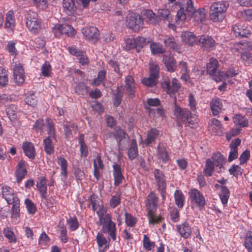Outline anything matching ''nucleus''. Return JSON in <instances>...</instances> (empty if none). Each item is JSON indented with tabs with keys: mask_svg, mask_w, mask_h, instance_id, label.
<instances>
[{
	"mask_svg": "<svg viewBox=\"0 0 252 252\" xmlns=\"http://www.w3.org/2000/svg\"><path fill=\"white\" fill-rule=\"evenodd\" d=\"M138 154L137 141L133 139L131 141L130 147L127 151V155L130 160H132L136 158Z\"/></svg>",
	"mask_w": 252,
	"mask_h": 252,
	"instance_id": "c9c22d12",
	"label": "nucleus"
},
{
	"mask_svg": "<svg viewBox=\"0 0 252 252\" xmlns=\"http://www.w3.org/2000/svg\"><path fill=\"white\" fill-rule=\"evenodd\" d=\"M198 42L204 50L210 51L215 49L216 42L212 37L209 35H202L200 36Z\"/></svg>",
	"mask_w": 252,
	"mask_h": 252,
	"instance_id": "f8f14e48",
	"label": "nucleus"
},
{
	"mask_svg": "<svg viewBox=\"0 0 252 252\" xmlns=\"http://www.w3.org/2000/svg\"><path fill=\"white\" fill-rule=\"evenodd\" d=\"M228 171L230 175L234 177H237L239 175H242L243 174L244 170L239 165L233 164L229 169Z\"/></svg>",
	"mask_w": 252,
	"mask_h": 252,
	"instance_id": "e2e57ef3",
	"label": "nucleus"
},
{
	"mask_svg": "<svg viewBox=\"0 0 252 252\" xmlns=\"http://www.w3.org/2000/svg\"><path fill=\"white\" fill-rule=\"evenodd\" d=\"M15 18L14 12L12 10H9L6 15L4 27L7 30L12 31L14 27Z\"/></svg>",
	"mask_w": 252,
	"mask_h": 252,
	"instance_id": "4c0bfd02",
	"label": "nucleus"
},
{
	"mask_svg": "<svg viewBox=\"0 0 252 252\" xmlns=\"http://www.w3.org/2000/svg\"><path fill=\"white\" fill-rule=\"evenodd\" d=\"M3 234L10 243H15L17 239L15 235L11 228L6 227L3 230Z\"/></svg>",
	"mask_w": 252,
	"mask_h": 252,
	"instance_id": "37998d69",
	"label": "nucleus"
},
{
	"mask_svg": "<svg viewBox=\"0 0 252 252\" xmlns=\"http://www.w3.org/2000/svg\"><path fill=\"white\" fill-rule=\"evenodd\" d=\"M163 62L168 71L173 72L176 68V61L172 56L164 55Z\"/></svg>",
	"mask_w": 252,
	"mask_h": 252,
	"instance_id": "2f4dec72",
	"label": "nucleus"
},
{
	"mask_svg": "<svg viewBox=\"0 0 252 252\" xmlns=\"http://www.w3.org/2000/svg\"><path fill=\"white\" fill-rule=\"evenodd\" d=\"M163 43L165 46L168 49H172L177 52L180 50L177 40L172 36H165Z\"/></svg>",
	"mask_w": 252,
	"mask_h": 252,
	"instance_id": "4be33fe9",
	"label": "nucleus"
},
{
	"mask_svg": "<svg viewBox=\"0 0 252 252\" xmlns=\"http://www.w3.org/2000/svg\"><path fill=\"white\" fill-rule=\"evenodd\" d=\"M176 99H175L176 101ZM174 115L178 122L177 125L179 126L181 124L179 121L186 123L185 126L194 128L197 126V116L193 114L187 108H182L178 106L175 102L174 110Z\"/></svg>",
	"mask_w": 252,
	"mask_h": 252,
	"instance_id": "f03ea898",
	"label": "nucleus"
},
{
	"mask_svg": "<svg viewBox=\"0 0 252 252\" xmlns=\"http://www.w3.org/2000/svg\"><path fill=\"white\" fill-rule=\"evenodd\" d=\"M155 213V212L147 213V216L150 224L155 225L158 224L160 223L163 219L161 216L160 215H156Z\"/></svg>",
	"mask_w": 252,
	"mask_h": 252,
	"instance_id": "de8ad7c7",
	"label": "nucleus"
},
{
	"mask_svg": "<svg viewBox=\"0 0 252 252\" xmlns=\"http://www.w3.org/2000/svg\"><path fill=\"white\" fill-rule=\"evenodd\" d=\"M109 134V137L113 135L115 138L119 146L121 144V142L123 140L128 137L127 134L123 129L118 126L114 128V133L110 132Z\"/></svg>",
	"mask_w": 252,
	"mask_h": 252,
	"instance_id": "393cba45",
	"label": "nucleus"
},
{
	"mask_svg": "<svg viewBox=\"0 0 252 252\" xmlns=\"http://www.w3.org/2000/svg\"><path fill=\"white\" fill-rule=\"evenodd\" d=\"M219 67L218 61L214 58H211L207 64V72L210 75L215 76Z\"/></svg>",
	"mask_w": 252,
	"mask_h": 252,
	"instance_id": "a878e982",
	"label": "nucleus"
},
{
	"mask_svg": "<svg viewBox=\"0 0 252 252\" xmlns=\"http://www.w3.org/2000/svg\"><path fill=\"white\" fill-rule=\"evenodd\" d=\"M50 241V237L45 232H43L39 237L38 244L39 246L42 248L46 247L48 246V244Z\"/></svg>",
	"mask_w": 252,
	"mask_h": 252,
	"instance_id": "13d9d810",
	"label": "nucleus"
},
{
	"mask_svg": "<svg viewBox=\"0 0 252 252\" xmlns=\"http://www.w3.org/2000/svg\"><path fill=\"white\" fill-rule=\"evenodd\" d=\"M112 167L113 175L114 179V185L116 187L123 183V181L125 180V177L123 175L120 165L114 163Z\"/></svg>",
	"mask_w": 252,
	"mask_h": 252,
	"instance_id": "2eb2a0df",
	"label": "nucleus"
},
{
	"mask_svg": "<svg viewBox=\"0 0 252 252\" xmlns=\"http://www.w3.org/2000/svg\"><path fill=\"white\" fill-rule=\"evenodd\" d=\"M158 158L163 162H167L170 159V157L165 147L161 144H159L157 147Z\"/></svg>",
	"mask_w": 252,
	"mask_h": 252,
	"instance_id": "58836bf2",
	"label": "nucleus"
},
{
	"mask_svg": "<svg viewBox=\"0 0 252 252\" xmlns=\"http://www.w3.org/2000/svg\"><path fill=\"white\" fill-rule=\"evenodd\" d=\"M27 174V171L26 168L25 162L23 160H21L17 165L15 172L17 182L19 184L25 178Z\"/></svg>",
	"mask_w": 252,
	"mask_h": 252,
	"instance_id": "f3484780",
	"label": "nucleus"
},
{
	"mask_svg": "<svg viewBox=\"0 0 252 252\" xmlns=\"http://www.w3.org/2000/svg\"><path fill=\"white\" fill-rule=\"evenodd\" d=\"M158 197L154 191H150L147 196L146 207L147 213L156 212L158 207Z\"/></svg>",
	"mask_w": 252,
	"mask_h": 252,
	"instance_id": "9d476101",
	"label": "nucleus"
},
{
	"mask_svg": "<svg viewBox=\"0 0 252 252\" xmlns=\"http://www.w3.org/2000/svg\"><path fill=\"white\" fill-rule=\"evenodd\" d=\"M106 71L105 69L100 70L98 72L97 77L93 80L92 84L95 86H99L101 83V82L104 80H105V79L106 78Z\"/></svg>",
	"mask_w": 252,
	"mask_h": 252,
	"instance_id": "864d4df0",
	"label": "nucleus"
},
{
	"mask_svg": "<svg viewBox=\"0 0 252 252\" xmlns=\"http://www.w3.org/2000/svg\"><path fill=\"white\" fill-rule=\"evenodd\" d=\"M24 153L30 158H34L35 156V149L33 144L30 142H25L22 146Z\"/></svg>",
	"mask_w": 252,
	"mask_h": 252,
	"instance_id": "f704fd0d",
	"label": "nucleus"
},
{
	"mask_svg": "<svg viewBox=\"0 0 252 252\" xmlns=\"http://www.w3.org/2000/svg\"><path fill=\"white\" fill-rule=\"evenodd\" d=\"M189 195L192 207H196L200 211L204 209L206 202L205 197L201 191L195 188H193L189 191Z\"/></svg>",
	"mask_w": 252,
	"mask_h": 252,
	"instance_id": "423d86ee",
	"label": "nucleus"
},
{
	"mask_svg": "<svg viewBox=\"0 0 252 252\" xmlns=\"http://www.w3.org/2000/svg\"><path fill=\"white\" fill-rule=\"evenodd\" d=\"M124 88L130 98L135 96L136 84L132 76L128 75L126 77Z\"/></svg>",
	"mask_w": 252,
	"mask_h": 252,
	"instance_id": "9b49d317",
	"label": "nucleus"
},
{
	"mask_svg": "<svg viewBox=\"0 0 252 252\" xmlns=\"http://www.w3.org/2000/svg\"><path fill=\"white\" fill-rule=\"evenodd\" d=\"M96 214L98 218L96 224L101 226L103 232L108 234L113 241H115L117 227L116 223L112 220V215L108 212L106 207L103 204L98 205Z\"/></svg>",
	"mask_w": 252,
	"mask_h": 252,
	"instance_id": "f257e3e1",
	"label": "nucleus"
},
{
	"mask_svg": "<svg viewBox=\"0 0 252 252\" xmlns=\"http://www.w3.org/2000/svg\"><path fill=\"white\" fill-rule=\"evenodd\" d=\"M229 3L226 1L215 2L212 4L209 10V17L214 22L222 21L225 17Z\"/></svg>",
	"mask_w": 252,
	"mask_h": 252,
	"instance_id": "7ed1b4c3",
	"label": "nucleus"
},
{
	"mask_svg": "<svg viewBox=\"0 0 252 252\" xmlns=\"http://www.w3.org/2000/svg\"><path fill=\"white\" fill-rule=\"evenodd\" d=\"M60 231V238L61 241L63 243H66L68 240V237L67 235L66 227L64 224H60L59 226Z\"/></svg>",
	"mask_w": 252,
	"mask_h": 252,
	"instance_id": "680f3d73",
	"label": "nucleus"
},
{
	"mask_svg": "<svg viewBox=\"0 0 252 252\" xmlns=\"http://www.w3.org/2000/svg\"><path fill=\"white\" fill-rule=\"evenodd\" d=\"M175 204L180 209H182L185 203V196L181 190L176 189L174 193Z\"/></svg>",
	"mask_w": 252,
	"mask_h": 252,
	"instance_id": "473e14b6",
	"label": "nucleus"
},
{
	"mask_svg": "<svg viewBox=\"0 0 252 252\" xmlns=\"http://www.w3.org/2000/svg\"><path fill=\"white\" fill-rule=\"evenodd\" d=\"M233 30L236 36H240L243 37H248L251 35V31L249 28H243L235 25L233 27Z\"/></svg>",
	"mask_w": 252,
	"mask_h": 252,
	"instance_id": "e433bc0d",
	"label": "nucleus"
},
{
	"mask_svg": "<svg viewBox=\"0 0 252 252\" xmlns=\"http://www.w3.org/2000/svg\"><path fill=\"white\" fill-rule=\"evenodd\" d=\"M126 26L135 32H138L143 28V19L141 16L135 13L129 14L126 19Z\"/></svg>",
	"mask_w": 252,
	"mask_h": 252,
	"instance_id": "6e6552de",
	"label": "nucleus"
},
{
	"mask_svg": "<svg viewBox=\"0 0 252 252\" xmlns=\"http://www.w3.org/2000/svg\"><path fill=\"white\" fill-rule=\"evenodd\" d=\"M16 43L17 41L16 40H10L7 42L6 47L7 51L11 56L14 57H16L18 54L17 50L15 47Z\"/></svg>",
	"mask_w": 252,
	"mask_h": 252,
	"instance_id": "603ef678",
	"label": "nucleus"
},
{
	"mask_svg": "<svg viewBox=\"0 0 252 252\" xmlns=\"http://www.w3.org/2000/svg\"><path fill=\"white\" fill-rule=\"evenodd\" d=\"M143 246L145 250L150 251L154 249L156 246L154 241H151L147 235H143Z\"/></svg>",
	"mask_w": 252,
	"mask_h": 252,
	"instance_id": "8fccbe9b",
	"label": "nucleus"
},
{
	"mask_svg": "<svg viewBox=\"0 0 252 252\" xmlns=\"http://www.w3.org/2000/svg\"><path fill=\"white\" fill-rule=\"evenodd\" d=\"M2 194L3 197L6 200L7 203L19 198L14 193V191L10 187L5 186L2 188Z\"/></svg>",
	"mask_w": 252,
	"mask_h": 252,
	"instance_id": "b1692460",
	"label": "nucleus"
},
{
	"mask_svg": "<svg viewBox=\"0 0 252 252\" xmlns=\"http://www.w3.org/2000/svg\"><path fill=\"white\" fill-rule=\"evenodd\" d=\"M210 107L212 115L214 116L219 115L223 110L222 100L219 97H215L210 102Z\"/></svg>",
	"mask_w": 252,
	"mask_h": 252,
	"instance_id": "4468645a",
	"label": "nucleus"
},
{
	"mask_svg": "<svg viewBox=\"0 0 252 252\" xmlns=\"http://www.w3.org/2000/svg\"><path fill=\"white\" fill-rule=\"evenodd\" d=\"M36 187L39 191L41 197L42 198H46L47 197V179L45 177H40L36 182Z\"/></svg>",
	"mask_w": 252,
	"mask_h": 252,
	"instance_id": "412c9836",
	"label": "nucleus"
},
{
	"mask_svg": "<svg viewBox=\"0 0 252 252\" xmlns=\"http://www.w3.org/2000/svg\"><path fill=\"white\" fill-rule=\"evenodd\" d=\"M244 245L249 252H252V231H248L246 233Z\"/></svg>",
	"mask_w": 252,
	"mask_h": 252,
	"instance_id": "3c124183",
	"label": "nucleus"
},
{
	"mask_svg": "<svg viewBox=\"0 0 252 252\" xmlns=\"http://www.w3.org/2000/svg\"><path fill=\"white\" fill-rule=\"evenodd\" d=\"M153 174L157 186V190L161 195L162 201L164 202L166 197V177L163 171L158 169H155L153 171Z\"/></svg>",
	"mask_w": 252,
	"mask_h": 252,
	"instance_id": "39448f33",
	"label": "nucleus"
},
{
	"mask_svg": "<svg viewBox=\"0 0 252 252\" xmlns=\"http://www.w3.org/2000/svg\"><path fill=\"white\" fill-rule=\"evenodd\" d=\"M233 123L236 125L239 126L241 127H245L249 126L248 119L241 114H237L233 117Z\"/></svg>",
	"mask_w": 252,
	"mask_h": 252,
	"instance_id": "ea45409f",
	"label": "nucleus"
},
{
	"mask_svg": "<svg viewBox=\"0 0 252 252\" xmlns=\"http://www.w3.org/2000/svg\"><path fill=\"white\" fill-rule=\"evenodd\" d=\"M230 194V191L227 187L223 188V189L220 191L219 195L223 205L225 206L227 204Z\"/></svg>",
	"mask_w": 252,
	"mask_h": 252,
	"instance_id": "09e8293b",
	"label": "nucleus"
},
{
	"mask_svg": "<svg viewBox=\"0 0 252 252\" xmlns=\"http://www.w3.org/2000/svg\"><path fill=\"white\" fill-rule=\"evenodd\" d=\"M125 217L126 224L128 226L132 227L135 226L137 221V220L135 217L127 212H125Z\"/></svg>",
	"mask_w": 252,
	"mask_h": 252,
	"instance_id": "bf43d9fd",
	"label": "nucleus"
},
{
	"mask_svg": "<svg viewBox=\"0 0 252 252\" xmlns=\"http://www.w3.org/2000/svg\"><path fill=\"white\" fill-rule=\"evenodd\" d=\"M14 80L17 85H21L25 81V71L20 64H16L13 70Z\"/></svg>",
	"mask_w": 252,
	"mask_h": 252,
	"instance_id": "dca6fc26",
	"label": "nucleus"
},
{
	"mask_svg": "<svg viewBox=\"0 0 252 252\" xmlns=\"http://www.w3.org/2000/svg\"><path fill=\"white\" fill-rule=\"evenodd\" d=\"M209 128L216 135H221L223 133V126L220 122L216 118L211 120V124Z\"/></svg>",
	"mask_w": 252,
	"mask_h": 252,
	"instance_id": "bb28decb",
	"label": "nucleus"
},
{
	"mask_svg": "<svg viewBox=\"0 0 252 252\" xmlns=\"http://www.w3.org/2000/svg\"><path fill=\"white\" fill-rule=\"evenodd\" d=\"M212 161L214 164L219 167V169L221 170L222 168H223V164L225 162L226 159L223 157V155L219 152L213 153L211 157Z\"/></svg>",
	"mask_w": 252,
	"mask_h": 252,
	"instance_id": "7c9ffc66",
	"label": "nucleus"
},
{
	"mask_svg": "<svg viewBox=\"0 0 252 252\" xmlns=\"http://www.w3.org/2000/svg\"><path fill=\"white\" fill-rule=\"evenodd\" d=\"M150 49L153 55L162 54L165 52L163 46L161 44L157 42H152L150 44Z\"/></svg>",
	"mask_w": 252,
	"mask_h": 252,
	"instance_id": "6e6d98bb",
	"label": "nucleus"
},
{
	"mask_svg": "<svg viewBox=\"0 0 252 252\" xmlns=\"http://www.w3.org/2000/svg\"><path fill=\"white\" fill-rule=\"evenodd\" d=\"M26 26L29 31L33 34H38L41 29V21L38 14L29 10L26 15Z\"/></svg>",
	"mask_w": 252,
	"mask_h": 252,
	"instance_id": "20e7f679",
	"label": "nucleus"
},
{
	"mask_svg": "<svg viewBox=\"0 0 252 252\" xmlns=\"http://www.w3.org/2000/svg\"><path fill=\"white\" fill-rule=\"evenodd\" d=\"M241 59L246 65L252 64V53L246 52L241 55Z\"/></svg>",
	"mask_w": 252,
	"mask_h": 252,
	"instance_id": "774afa93",
	"label": "nucleus"
},
{
	"mask_svg": "<svg viewBox=\"0 0 252 252\" xmlns=\"http://www.w3.org/2000/svg\"><path fill=\"white\" fill-rule=\"evenodd\" d=\"M62 5L63 11L68 15L74 14L77 9L75 0H63Z\"/></svg>",
	"mask_w": 252,
	"mask_h": 252,
	"instance_id": "6ab92c4d",
	"label": "nucleus"
},
{
	"mask_svg": "<svg viewBox=\"0 0 252 252\" xmlns=\"http://www.w3.org/2000/svg\"><path fill=\"white\" fill-rule=\"evenodd\" d=\"M52 31L57 38H60L63 34L67 37H72L76 33L74 29L70 25L66 23L56 24L52 28Z\"/></svg>",
	"mask_w": 252,
	"mask_h": 252,
	"instance_id": "0eeeda50",
	"label": "nucleus"
},
{
	"mask_svg": "<svg viewBox=\"0 0 252 252\" xmlns=\"http://www.w3.org/2000/svg\"><path fill=\"white\" fill-rule=\"evenodd\" d=\"M178 232L180 236L184 239L189 237L191 233L190 226L187 221H184L182 223L176 226Z\"/></svg>",
	"mask_w": 252,
	"mask_h": 252,
	"instance_id": "a211bd4d",
	"label": "nucleus"
},
{
	"mask_svg": "<svg viewBox=\"0 0 252 252\" xmlns=\"http://www.w3.org/2000/svg\"><path fill=\"white\" fill-rule=\"evenodd\" d=\"M181 37L182 41L189 46H192L197 42L196 36L191 32L188 31L183 32Z\"/></svg>",
	"mask_w": 252,
	"mask_h": 252,
	"instance_id": "5701e85b",
	"label": "nucleus"
},
{
	"mask_svg": "<svg viewBox=\"0 0 252 252\" xmlns=\"http://www.w3.org/2000/svg\"><path fill=\"white\" fill-rule=\"evenodd\" d=\"M45 122L48 135L47 137H52V139L56 140V131L54 123L49 118L46 119Z\"/></svg>",
	"mask_w": 252,
	"mask_h": 252,
	"instance_id": "c756f323",
	"label": "nucleus"
},
{
	"mask_svg": "<svg viewBox=\"0 0 252 252\" xmlns=\"http://www.w3.org/2000/svg\"><path fill=\"white\" fill-rule=\"evenodd\" d=\"M113 102L114 105L117 107L121 103L122 97L123 96V93L119 88L116 91V93H114Z\"/></svg>",
	"mask_w": 252,
	"mask_h": 252,
	"instance_id": "69168bd1",
	"label": "nucleus"
},
{
	"mask_svg": "<svg viewBox=\"0 0 252 252\" xmlns=\"http://www.w3.org/2000/svg\"><path fill=\"white\" fill-rule=\"evenodd\" d=\"M183 7H181L180 9L177 11L175 22L178 25H182L186 19V15L184 12Z\"/></svg>",
	"mask_w": 252,
	"mask_h": 252,
	"instance_id": "052dcab7",
	"label": "nucleus"
},
{
	"mask_svg": "<svg viewBox=\"0 0 252 252\" xmlns=\"http://www.w3.org/2000/svg\"><path fill=\"white\" fill-rule=\"evenodd\" d=\"M57 162L61 167V176L63 177L64 180H66L68 175L67 160L63 157L60 156L57 158Z\"/></svg>",
	"mask_w": 252,
	"mask_h": 252,
	"instance_id": "cd10ccee",
	"label": "nucleus"
},
{
	"mask_svg": "<svg viewBox=\"0 0 252 252\" xmlns=\"http://www.w3.org/2000/svg\"><path fill=\"white\" fill-rule=\"evenodd\" d=\"M197 23L203 22L206 18L205 10L204 8L196 10L192 16Z\"/></svg>",
	"mask_w": 252,
	"mask_h": 252,
	"instance_id": "c03bdc74",
	"label": "nucleus"
},
{
	"mask_svg": "<svg viewBox=\"0 0 252 252\" xmlns=\"http://www.w3.org/2000/svg\"><path fill=\"white\" fill-rule=\"evenodd\" d=\"M162 87L167 94H175L180 88L181 84L176 78H173L171 82V85L169 81H166L162 83Z\"/></svg>",
	"mask_w": 252,
	"mask_h": 252,
	"instance_id": "ddd939ff",
	"label": "nucleus"
},
{
	"mask_svg": "<svg viewBox=\"0 0 252 252\" xmlns=\"http://www.w3.org/2000/svg\"><path fill=\"white\" fill-rule=\"evenodd\" d=\"M9 202L8 204H12L11 214L12 219L17 220L20 216V200L16 198V200Z\"/></svg>",
	"mask_w": 252,
	"mask_h": 252,
	"instance_id": "c85d7f7f",
	"label": "nucleus"
},
{
	"mask_svg": "<svg viewBox=\"0 0 252 252\" xmlns=\"http://www.w3.org/2000/svg\"><path fill=\"white\" fill-rule=\"evenodd\" d=\"M41 74L44 77H49L52 74V67L48 62H45L41 67Z\"/></svg>",
	"mask_w": 252,
	"mask_h": 252,
	"instance_id": "0e129e2a",
	"label": "nucleus"
},
{
	"mask_svg": "<svg viewBox=\"0 0 252 252\" xmlns=\"http://www.w3.org/2000/svg\"><path fill=\"white\" fill-rule=\"evenodd\" d=\"M24 204L28 213L30 214H34L36 213L37 208L32 200L29 198H26L25 200Z\"/></svg>",
	"mask_w": 252,
	"mask_h": 252,
	"instance_id": "4d7b16f0",
	"label": "nucleus"
},
{
	"mask_svg": "<svg viewBox=\"0 0 252 252\" xmlns=\"http://www.w3.org/2000/svg\"><path fill=\"white\" fill-rule=\"evenodd\" d=\"M121 202V193L117 192L115 195H112L109 201L110 206L114 209L119 205Z\"/></svg>",
	"mask_w": 252,
	"mask_h": 252,
	"instance_id": "5fc2aeb1",
	"label": "nucleus"
},
{
	"mask_svg": "<svg viewBox=\"0 0 252 252\" xmlns=\"http://www.w3.org/2000/svg\"><path fill=\"white\" fill-rule=\"evenodd\" d=\"M215 169L214 163L210 158H207L205 161V167L203 169V173L205 176L211 177L213 175Z\"/></svg>",
	"mask_w": 252,
	"mask_h": 252,
	"instance_id": "a19ab883",
	"label": "nucleus"
},
{
	"mask_svg": "<svg viewBox=\"0 0 252 252\" xmlns=\"http://www.w3.org/2000/svg\"><path fill=\"white\" fill-rule=\"evenodd\" d=\"M159 135V131L156 128H151L147 132L146 138L144 141V144L148 146L154 143L158 139Z\"/></svg>",
	"mask_w": 252,
	"mask_h": 252,
	"instance_id": "aec40b11",
	"label": "nucleus"
},
{
	"mask_svg": "<svg viewBox=\"0 0 252 252\" xmlns=\"http://www.w3.org/2000/svg\"><path fill=\"white\" fill-rule=\"evenodd\" d=\"M44 151L46 154L50 155L54 152V146L52 137H46L43 140Z\"/></svg>",
	"mask_w": 252,
	"mask_h": 252,
	"instance_id": "79ce46f5",
	"label": "nucleus"
},
{
	"mask_svg": "<svg viewBox=\"0 0 252 252\" xmlns=\"http://www.w3.org/2000/svg\"><path fill=\"white\" fill-rule=\"evenodd\" d=\"M123 48L126 51H129L134 48L136 49L135 39L133 37H126L124 39Z\"/></svg>",
	"mask_w": 252,
	"mask_h": 252,
	"instance_id": "a18cd8bd",
	"label": "nucleus"
},
{
	"mask_svg": "<svg viewBox=\"0 0 252 252\" xmlns=\"http://www.w3.org/2000/svg\"><path fill=\"white\" fill-rule=\"evenodd\" d=\"M143 17V21L145 20L146 23L149 24L155 25L157 23L156 15L151 10L144 11Z\"/></svg>",
	"mask_w": 252,
	"mask_h": 252,
	"instance_id": "72a5a7b5",
	"label": "nucleus"
},
{
	"mask_svg": "<svg viewBox=\"0 0 252 252\" xmlns=\"http://www.w3.org/2000/svg\"><path fill=\"white\" fill-rule=\"evenodd\" d=\"M66 223L68 225L69 229L71 231H74L78 229L79 223L76 216L70 217L66 220Z\"/></svg>",
	"mask_w": 252,
	"mask_h": 252,
	"instance_id": "49530a36",
	"label": "nucleus"
},
{
	"mask_svg": "<svg viewBox=\"0 0 252 252\" xmlns=\"http://www.w3.org/2000/svg\"><path fill=\"white\" fill-rule=\"evenodd\" d=\"M82 33L86 40L92 42L97 41L100 37L99 30L93 26L83 28Z\"/></svg>",
	"mask_w": 252,
	"mask_h": 252,
	"instance_id": "1a4fd4ad",
	"label": "nucleus"
},
{
	"mask_svg": "<svg viewBox=\"0 0 252 252\" xmlns=\"http://www.w3.org/2000/svg\"><path fill=\"white\" fill-rule=\"evenodd\" d=\"M8 83V77L6 70L0 66V86L4 87Z\"/></svg>",
	"mask_w": 252,
	"mask_h": 252,
	"instance_id": "338daca9",
	"label": "nucleus"
}]
</instances>
